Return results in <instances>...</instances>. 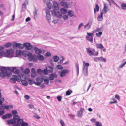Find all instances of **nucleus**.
<instances>
[{"label": "nucleus", "mask_w": 126, "mask_h": 126, "mask_svg": "<svg viewBox=\"0 0 126 126\" xmlns=\"http://www.w3.org/2000/svg\"><path fill=\"white\" fill-rule=\"evenodd\" d=\"M14 50L12 49L7 50L6 52L4 51L0 52V55H5L6 57H13Z\"/></svg>", "instance_id": "nucleus-1"}, {"label": "nucleus", "mask_w": 126, "mask_h": 126, "mask_svg": "<svg viewBox=\"0 0 126 126\" xmlns=\"http://www.w3.org/2000/svg\"><path fill=\"white\" fill-rule=\"evenodd\" d=\"M19 118V116L18 115H16L14 116L13 119H11L7 121L8 124H15L16 122V120H17Z\"/></svg>", "instance_id": "nucleus-2"}, {"label": "nucleus", "mask_w": 126, "mask_h": 126, "mask_svg": "<svg viewBox=\"0 0 126 126\" xmlns=\"http://www.w3.org/2000/svg\"><path fill=\"white\" fill-rule=\"evenodd\" d=\"M28 59L30 61L33 60L34 62H35L37 61V57L35 55H33L32 54H31L28 56Z\"/></svg>", "instance_id": "nucleus-3"}, {"label": "nucleus", "mask_w": 126, "mask_h": 126, "mask_svg": "<svg viewBox=\"0 0 126 126\" xmlns=\"http://www.w3.org/2000/svg\"><path fill=\"white\" fill-rule=\"evenodd\" d=\"M87 34L88 35L86 36V40L93 43V37L94 35L93 34L87 32Z\"/></svg>", "instance_id": "nucleus-4"}, {"label": "nucleus", "mask_w": 126, "mask_h": 126, "mask_svg": "<svg viewBox=\"0 0 126 126\" xmlns=\"http://www.w3.org/2000/svg\"><path fill=\"white\" fill-rule=\"evenodd\" d=\"M24 47L25 48V49L27 50H31L32 48H33V46L31 45L29 43H24Z\"/></svg>", "instance_id": "nucleus-5"}, {"label": "nucleus", "mask_w": 126, "mask_h": 126, "mask_svg": "<svg viewBox=\"0 0 126 126\" xmlns=\"http://www.w3.org/2000/svg\"><path fill=\"white\" fill-rule=\"evenodd\" d=\"M84 109L82 108H80L79 110L77 111V116L80 117H81L83 115V113Z\"/></svg>", "instance_id": "nucleus-6"}, {"label": "nucleus", "mask_w": 126, "mask_h": 126, "mask_svg": "<svg viewBox=\"0 0 126 126\" xmlns=\"http://www.w3.org/2000/svg\"><path fill=\"white\" fill-rule=\"evenodd\" d=\"M69 71L67 69H63L60 72V76L61 77H63L66 75V74L69 73Z\"/></svg>", "instance_id": "nucleus-7"}, {"label": "nucleus", "mask_w": 126, "mask_h": 126, "mask_svg": "<svg viewBox=\"0 0 126 126\" xmlns=\"http://www.w3.org/2000/svg\"><path fill=\"white\" fill-rule=\"evenodd\" d=\"M46 13L47 20L48 21L49 23H50L51 19L50 12L49 11L47 10L46 11Z\"/></svg>", "instance_id": "nucleus-8"}, {"label": "nucleus", "mask_w": 126, "mask_h": 126, "mask_svg": "<svg viewBox=\"0 0 126 126\" xmlns=\"http://www.w3.org/2000/svg\"><path fill=\"white\" fill-rule=\"evenodd\" d=\"M103 5L104 7L102 12H103L104 14H105L106 13L109 11L110 9L108 8L107 6L108 5L107 4L104 3Z\"/></svg>", "instance_id": "nucleus-9"}, {"label": "nucleus", "mask_w": 126, "mask_h": 126, "mask_svg": "<svg viewBox=\"0 0 126 126\" xmlns=\"http://www.w3.org/2000/svg\"><path fill=\"white\" fill-rule=\"evenodd\" d=\"M57 76L56 74L51 73L49 76V79L50 80H54V78H56Z\"/></svg>", "instance_id": "nucleus-10"}, {"label": "nucleus", "mask_w": 126, "mask_h": 126, "mask_svg": "<svg viewBox=\"0 0 126 126\" xmlns=\"http://www.w3.org/2000/svg\"><path fill=\"white\" fill-rule=\"evenodd\" d=\"M33 48L34 49V50L35 51V53L36 54H39L41 53L42 52V50L39 49H38L36 47H33Z\"/></svg>", "instance_id": "nucleus-11"}, {"label": "nucleus", "mask_w": 126, "mask_h": 126, "mask_svg": "<svg viewBox=\"0 0 126 126\" xmlns=\"http://www.w3.org/2000/svg\"><path fill=\"white\" fill-rule=\"evenodd\" d=\"M53 7L54 9L55 10H57L59 9L57 3L54 1H53Z\"/></svg>", "instance_id": "nucleus-12"}, {"label": "nucleus", "mask_w": 126, "mask_h": 126, "mask_svg": "<svg viewBox=\"0 0 126 126\" xmlns=\"http://www.w3.org/2000/svg\"><path fill=\"white\" fill-rule=\"evenodd\" d=\"M83 68V73L84 76H87L88 75V68Z\"/></svg>", "instance_id": "nucleus-13"}, {"label": "nucleus", "mask_w": 126, "mask_h": 126, "mask_svg": "<svg viewBox=\"0 0 126 126\" xmlns=\"http://www.w3.org/2000/svg\"><path fill=\"white\" fill-rule=\"evenodd\" d=\"M14 77L16 79V81L18 82L20 81L21 80V77L19 75L16 76V75H13Z\"/></svg>", "instance_id": "nucleus-14"}, {"label": "nucleus", "mask_w": 126, "mask_h": 126, "mask_svg": "<svg viewBox=\"0 0 126 126\" xmlns=\"http://www.w3.org/2000/svg\"><path fill=\"white\" fill-rule=\"evenodd\" d=\"M96 46L97 48L101 49L103 48L104 47L103 46L102 44H96Z\"/></svg>", "instance_id": "nucleus-15"}, {"label": "nucleus", "mask_w": 126, "mask_h": 126, "mask_svg": "<svg viewBox=\"0 0 126 126\" xmlns=\"http://www.w3.org/2000/svg\"><path fill=\"white\" fill-rule=\"evenodd\" d=\"M104 14L103 12H102L100 15L98 16L97 18V19L98 21H101L103 19V15Z\"/></svg>", "instance_id": "nucleus-16"}, {"label": "nucleus", "mask_w": 126, "mask_h": 126, "mask_svg": "<svg viewBox=\"0 0 126 126\" xmlns=\"http://www.w3.org/2000/svg\"><path fill=\"white\" fill-rule=\"evenodd\" d=\"M61 5L64 7L68 8V5L67 2H60Z\"/></svg>", "instance_id": "nucleus-17"}, {"label": "nucleus", "mask_w": 126, "mask_h": 126, "mask_svg": "<svg viewBox=\"0 0 126 126\" xmlns=\"http://www.w3.org/2000/svg\"><path fill=\"white\" fill-rule=\"evenodd\" d=\"M30 55V54H29L28 52L25 51H22V55H23L25 57L28 56H28Z\"/></svg>", "instance_id": "nucleus-18"}, {"label": "nucleus", "mask_w": 126, "mask_h": 126, "mask_svg": "<svg viewBox=\"0 0 126 126\" xmlns=\"http://www.w3.org/2000/svg\"><path fill=\"white\" fill-rule=\"evenodd\" d=\"M0 71L2 72L8 74L7 69L5 67H2L0 68Z\"/></svg>", "instance_id": "nucleus-19"}, {"label": "nucleus", "mask_w": 126, "mask_h": 126, "mask_svg": "<svg viewBox=\"0 0 126 126\" xmlns=\"http://www.w3.org/2000/svg\"><path fill=\"white\" fill-rule=\"evenodd\" d=\"M9 75L8 74L5 73L3 72H0V76L2 78H4L5 76H8Z\"/></svg>", "instance_id": "nucleus-20"}, {"label": "nucleus", "mask_w": 126, "mask_h": 126, "mask_svg": "<svg viewBox=\"0 0 126 126\" xmlns=\"http://www.w3.org/2000/svg\"><path fill=\"white\" fill-rule=\"evenodd\" d=\"M13 47L14 49H16L18 48V43L15 42H13Z\"/></svg>", "instance_id": "nucleus-21"}, {"label": "nucleus", "mask_w": 126, "mask_h": 126, "mask_svg": "<svg viewBox=\"0 0 126 126\" xmlns=\"http://www.w3.org/2000/svg\"><path fill=\"white\" fill-rule=\"evenodd\" d=\"M90 48H86V49L87 51V52L88 53H89V55L91 56L93 55V52L91 50H90Z\"/></svg>", "instance_id": "nucleus-22"}, {"label": "nucleus", "mask_w": 126, "mask_h": 126, "mask_svg": "<svg viewBox=\"0 0 126 126\" xmlns=\"http://www.w3.org/2000/svg\"><path fill=\"white\" fill-rule=\"evenodd\" d=\"M48 73H51L53 71V68L50 66H49L46 67Z\"/></svg>", "instance_id": "nucleus-23"}, {"label": "nucleus", "mask_w": 126, "mask_h": 126, "mask_svg": "<svg viewBox=\"0 0 126 126\" xmlns=\"http://www.w3.org/2000/svg\"><path fill=\"white\" fill-rule=\"evenodd\" d=\"M12 71L15 74H18L20 71V70L19 69H16L14 67H12Z\"/></svg>", "instance_id": "nucleus-24"}, {"label": "nucleus", "mask_w": 126, "mask_h": 126, "mask_svg": "<svg viewBox=\"0 0 126 126\" xmlns=\"http://www.w3.org/2000/svg\"><path fill=\"white\" fill-rule=\"evenodd\" d=\"M37 81H38L41 83L43 81L44 79L43 78L39 77L37 78L36 79Z\"/></svg>", "instance_id": "nucleus-25"}, {"label": "nucleus", "mask_w": 126, "mask_h": 126, "mask_svg": "<svg viewBox=\"0 0 126 126\" xmlns=\"http://www.w3.org/2000/svg\"><path fill=\"white\" fill-rule=\"evenodd\" d=\"M55 16H57V17L60 18H62L63 17L62 14L59 11H57L56 12Z\"/></svg>", "instance_id": "nucleus-26"}, {"label": "nucleus", "mask_w": 126, "mask_h": 126, "mask_svg": "<svg viewBox=\"0 0 126 126\" xmlns=\"http://www.w3.org/2000/svg\"><path fill=\"white\" fill-rule=\"evenodd\" d=\"M68 15L70 17H72L74 15V12L71 10H69L68 11Z\"/></svg>", "instance_id": "nucleus-27"}, {"label": "nucleus", "mask_w": 126, "mask_h": 126, "mask_svg": "<svg viewBox=\"0 0 126 126\" xmlns=\"http://www.w3.org/2000/svg\"><path fill=\"white\" fill-rule=\"evenodd\" d=\"M37 57L38 59L40 60L43 61L44 59V56L41 55H38L37 56Z\"/></svg>", "instance_id": "nucleus-28"}, {"label": "nucleus", "mask_w": 126, "mask_h": 126, "mask_svg": "<svg viewBox=\"0 0 126 126\" xmlns=\"http://www.w3.org/2000/svg\"><path fill=\"white\" fill-rule=\"evenodd\" d=\"M13 108V106L12 105H9L8 106L4 105V109L8 110L10 109H12Z\"/></svg>", "instance_id": "nucleus-29"}, {"label": "nucleus", "mask_w": 126, "mask_h": 126, "mask_svg": "<svg viewBox=\"0 0 126 126\" xmlns=\"http://www.w3.org/2000/svg\"><path fill=\"white\" fill-rule=\"evenodd\" d=\"M83 68H84L85 67V68H88V67L89 66V64L88 63H85V61H83Z\"/></svg>", "instance_id": "nucleus-30"}, {"label": "nucleus", "mask_w": 126, "mask_h": 126, "mask_svg": "<svg viewBox=\"0 0 126 126\" xmlns=\"http://www.w3.org/2000/svg\"><path fill=\"white\" fill-rule=\"evenodd\" d=\"M22 51L20 50H16V55H22Z\"/></svg>", "instance_id": "nucleus-31"}, {"label": "nucleus", "mask_w": 126, "mask_h": 126, "mask_svg": "<svg viewBox=\"0 0 126 126\" xmlns=\"http://www.w3.org/2000/svg\"><path fill=\"white\" fill-rule=\"evenodd\" d=\"M60 11L62 14H65L67 12V9L63 8H62L60 9Z\"/></svg>", "instance_id": "nucleus-32"}, {"label": "nucleus", "mask_w": 126, "mask_h": 126, "mask_svg": "<svg viewBox=\"0 0 126 126\" xmlns=\"http://www.w3.org/2000/svg\"><path fill=\"white\" fill-rule=\"evenodd\" d=\"M75 66L77 69V74L78 75L79 73V68L78 64V63H75Z\"/></svg>", "instance_id": "nucleus-33"}, {"label": "nucleus", "mask_w": 126, "mask_h": 126, "mask_svg": "<svg viewBox=\"0 0 126 126\" xmlns=\"http://www.w3.org/2000/svg\"><path fill=\"white\" fill-rule=\"evenodd\" d=\"M121 7L123 10H126V3H122L121 5Z\"/></svg>", "instance_id": "nucleus-34"}, {"label": "nucleus", "mask_w": 126, "mask_h": 126, "mask_svg": "<svg viewBox=\"0 0 126 126\" xmlns=\"http://www.w3.org/2000/svg\"><path fill=\"white\" fill-rule=\"evenodd\" d=\"M99 6L98 4H96L95 6V8H94V10L95 13L96 11L98 12L99 11Z\"/></svg>", "instance_id": "nucleus-35"}, {"label": "nucleus", "mask_w": 126, "mask_h": 126, "mask_svg": "<svg viewBox=\"0 0 126 126\" xmlns=\"http://www.w3.org/2000/svg\"><path fill=\"white\" fill-rule=\"evenodd\" d=\"M16 81V79L15 78H11L10 79V81L12 83H15Z\"/></svg>", "instance_id": "nucleus-36"}, {"label": "nucleus", "mask_w": 126, "mask_h": 126, "mask_svg": "<svg viewBox=\"0 0 126 126\" xmlns=\"http://www.w3.org/2000/svg\"><path fill=\"white\" fill-rule=\"evenodd\" d=\"M53 59H54V61L55 62H57L58 61L59 59V57L57 56H54Z\"/></svg>", "instance_id": "nucleus-37"}, {"label": "nucleus", "mask_w": 126, "mask_h": 126, "mask_svg": "<svg viewBox=\"0 0 126 126\" xmlns=\"http://www.w3.org/2000/svg\"><path fill=\"white\" fill-rule=\"evenodd\" d=\"M17 120V123L19 125H20L21 124L22 122H23L22 119H19V118Z\"/></svg>", "instance_id": "nucleus-38"}, {"label": "nucleus", "mask_w": 126, "mask_h": 126, "mask_svg": "<svg viewBox=\"0 0 126 126\" xmlns=\"http://www.w3.org/2000/svg\"><path fill=\"white\" fill-rule=\"evenodd\" d=\"M21 83L23 85L26 86L28 85V83H27L26 80H22L21 81Z\"/></svg>", "instance_id": "nucleus-39"}, {"label": "nucleus", "mask_w": 126, "mask_h": 126, "mask_svg": "<svg viewBox=\"0 0 126 126\" xmlns=\"http://www.w3.org/2000/svg\"><path fill=\"white\" fill-rule=\"evenodd\" d=\"M24 47V44H22L18 43V48L20 49H23Z\"/></svg>", "instance_id": "nucleus-40"}, {"label": "nucleus", "mask_w": 126, "mask_h": 126, "mask_svg": "<svg viewBox=\"0 0 126 126\" xmlns=\"http://www.w3.org/2000/svg\"><path fill=\"white\" fill-rule=\"evenodd\" d=\"M90 26L91 25L89 24V23H88L84 26V29L87 28V30H88L90 28Z\"/></svg>", "instance_id": "nucleus-41"}, {"label": "nucleus", "mask_w": 126, "mask_h": 126, "mask_svg": "<svg viewBox=\"0 0 126 126\" xmlns=\"http://www.w3.org/2000/svg\"><path fill=\"white\" fill-rule=\"evenodd\" d=\"M11 45V43H7L5 44L4 46L8 48L10 47Z\"/></svg>", "instance_id": "nucleus-42"}, {"label": "nucleus", "mask_w": 126, "mask_h": 126, "mask_svg": "<svg viewBox=\"0 0 126 126\" xmlns=\"http://www.w3.org/2000/svg\"><path fill=\"white\" fill-rule=\"evenodd\" d=\"M95 125L96 126H102L101 123L99 121H97L96 122Z\"/></svg>", "instance_id": "nucleus-43"}, {"label": "nucleus", "mask_w": 126, "mask_h": 126, "mask_svg": "<svg viewBox=\"0 0 126 126\" xmlns=\"http://www.w3.org/2000/svg\"><path fill=\"white\" fill-rule=\"evenodd\" d=\"M99 61H101L104 62H105L106 61V59L105 58H103L102 57H99Z\"/></svg>", "instance_id": "nucleus-44"}, {"label": "nucleus", "mask_w": 126, "mask_h": 126, "mask_svg": "<svg viewBox=\"0 0 126 126\" xmlns=\"http://www.w3.org/2000/svg\"><path fill=\"white\" fill-rule=\"evenodd\" d=\"M43 80L44 81L46 85H48L49 83V80L47 78L44 79Z\"/></svg>", "instance_id": "nucleus-45"}, {"label": "nucleus", "mask_w": 126, "mask_h": 126, "mask_svg": "<svg viewBox=\"0 0 126 126\" xmlns=\"http://www.w3.org/2000/svg\"><path fill=\"white\" fill-rule=\"evenodd\" d=\"M72 91L70 90H68L66 92V95H69L71 93H72Z\"/></svg>", "instance_id": "nucleus-46"}, {"label": "nucleus", "mask_w": 126, "mask_h": 126, "mask_svg": "<svg viewBox=\"0 0 126 126\" xmlns=\"http://www.w3.org/2000/svg\"><path fill=\"white\" fill-rule=\"evenodd\" d=\"M28 124V123L24 122H22V123L21 125V126H27Z\"/></svg>", "instance_id": "nucleus-47"}, {"label": "nucleus", "mask_w": 126, "mask_h": 126, "mask_svg": "<svg viewBox=\"0 0 126 126\" xmlns=\"http://www.w3.org/2000/svg\"><path fill=\"white\" fill-rule=\"evenodd\" d=\"M13 115H15L18 114V112L16 110H12L11 111Z\"/></svg>", "instance_id": "nucleus-48"}, {"label": "nucleus", "mask_w": 126, "mask_h": 126, "mask_svg": "<svg viewBox=\"0 0 126 126\" xmlns=\"http://www.w3.org/2000/svg\"><path fill=\"white\" fill-rule=\"evenodd\" d=\"M31 76L33 77L34 78L35 77L37 76V73L36 72L32 73L31 74Z\"/></svg>", "instance_id": "nucleus-49"}, {"label": "nucleus", "mask_w": 126, "mask_h": 126, "mask_svg": "<svg viewBox=\"0 0 126 126\" xmlns=\"http://www.w3.org/2000/svg\"><path fill=\"white\" fill-rule=\"evenodd\" d=\"M102 28H96V29H95L94 30V31L95 32H98L100 31H101V30Z\"/></svg>", "instance_id": "nucleus-50"}, {"label": "nucleus", "mask_w": 126, "mask_h": 126, "mask_svg": "<svg viewBox=\"0 0 126 126\" xmlns=\"http://www.w3.org/2000/svg\"><path fill=\"white\" fill-rule=\"evenodd\" d=\"M102 33L101 32H100L98 33H96V35L97 37H99L101 35Z\"/></svg>", "instance_id": "nucleus-51"}, {"label": "nucleus", "mask_w": 126, "mask_h": 126, "mask_svg": "<svg viewBox=\"0 0 126 126\" xmlns=\"http://www.w3.org/2000/svg\"><path fill=\"white\" fill-rule=\"evenodd\" d=\"M7 118H10L12 117V115L10 113H7L6 114Z\"/></svg>", "instance_id": "nucleus-52"}, {"label": "nucleus", "mask_w": 126, "mask_h": 126, "mask_svg": "<svg viewBox=\"0 0 126 126\" xmlns=\"http://www.w3.org/2000/svg\"><path fill=\"white\" fill-rule=\"evenodd\" d=\"M43 72V71L41 69H38L37 70V72L38 74H41Z\"/></svg>", "instance_id": "nucleus-53"}, {"label": "nucleus", "mask_w": 126, "mask_h": 126, "mask_svg": "<svg viewBox=\"0 0 126 126\" xmlns=\"http://www.w3.org/2000/svg\"><path fill=\"white\" fill-rule=\"evenodd\" d=\"M60 122L62 126H65V124L64 121L62 120H61L60 121Z\"/></svg>", "instance_id": "nucleus-54"}, {"label": "nucleus", "mask_w": 126, "mask_h": 126, "mask_svg": "<svg viewBox=\"0 0 126 126\" xmlns=\"http://www.w3.org/2000/svg\"><path fill=\"white\" fill-rule=\"evenodd\" d=\"M24 72L25 74H28L30 72V71L28 69H26L25 70Z\"/></svg>", "instance_id": "nucleus-55"}, {"label": "nucleus", "mask_w": 126, "mask_h": 126, "mask_svg": "<svg viewBox=\"0 0 126 126\" xmlns=\"http://www.w3.org/2000/svg\"><path fill=\"white\" fill-rule=\"evenodd\" d=\"M48 73L47 69H44V73L45 75H47Z\"/></svg>", "instance_id": "nucleus-56"}, {"label": "nucleus", "mask_w": 126, "mask_h": 126, "mask_svg": "<svg viewBox=\"0 0 126 126\" xmlns=\"http://www.w3.org/2000/svg\"><path fill=\"white\" fill-rule=\"evenodd\" d=\"M57 68L59 69H62L63 67L62 66L60 65H58L57 66Z\"/></svg>", "instance_id": "nucleus-57"}, {"label": "nucleus", "mask_w": 126, "mask_h": 126, "mask_svg": "<svg viewBox=\"0 0 126 126\" xmlns=\"http://www.w3.org/2000/svg\"><path fill=\"white\" fill-rule=\"evenodd\" d=\"M29 84L30 85H32L33 83H34L35 82H34V81L32 80L31 79H30L29 80Z\"/></svg>", "instance_id": "nucleus-58"}, {"label": "nucleus", "mask_w": 126, "mask_h": 126, "mask_svg": "<svg viewBox=\"0 0 126 126\" xmlns=\"http://www.w3.org/2000/svg\"><path fill=\"white\" fill-rule=\"evenodd\" d=\"M52 14L54 16H55L56 14V12L54 10H53L51 11Z\"/></svg>", "instance_id": "nucleus-59"}, {"label": "nucleus", "mask_w": 126, "mask_h": 126, "mask_svg": "<svg viewBox=\"0 0 126 126\" xmlns=\"http://www.w3.org/2000/svg\"><path fill=\"white\" fill-rule=\"evenodd\" d=\"M26 8V5H25L23 4H22V9L24 10H25Z\"/></svg>", "instance_id": "nucleus-60"}, {"label": "nucleus", "mask_w": 126, "mask_h": 126, "mask_svg": "<svg viewBox=\"0 0 126 126\" xmlns=\"http://www.w3.org/2000/svg\"><path fill=\"white\" fill-rule=\"evenodd\" d=\"M99 57L94 58V60L95 61L97 62L99 61Z\"/></svg>", "instance_id": "nucleus-61"}, {"label": "nucleus", "mask_w": 126, "mask_h": 126, "mask_svg": "<svg viewBox=\"0 0 126 126\" xmlns=\"http://www.w3.org/2000/svg\"><path fill=\"white\" fill-rule=\"evenodd\" d=\"M115 98L117 99H118V100H120V96H119V95H118V94H116L115 95Z\"/></svg>", "instance_id": "nucleus-62"}, {"label": "nucleus", "mask_w": 126, "mask_h": 126, "mask_svg": "<svg viewBox=\"0 0 126 126\" xmlns=\"http://www.w3.org/2000/svg\"><path fill=\"white\" fill-rule=\"evenodd\" d=\"M57 99H58V100L59 101H61V99L62 98V97L61 96H57Z\"/></svg>", "instance_id": "nucleus-63"}, {"label": "nucleus", "mask_w": 126, "mask_h": 126, "mask_svg": "<svg viewBox=\"0 0 126 126\" xmlns=\"http://www.w3.org/2000/svg\"><path fill=\"white\" fill-rule=\"evenodd\" d=\"M5 113V111H3L0 110V115H4Z\"/></svg>", "instance_id": "nucleus-64"}]
</instances>
